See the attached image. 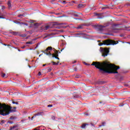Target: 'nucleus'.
Wrapping results in <instances>:
<instances>
[{"instance_id":"nucleus-1","label":"nucleus","mask_w":130,"mask_h":130,"mask_svg":"<svg viewBox=\"0 0 130 130\" xmlns=\"http://www.w3.org/2000/svg\"><path fill=\"white\" fill-rule=\"evenodd\" d=\"M91 66H94L96 69L100 70V72L107 74H118L117 70H119V66L109 63L107 61L103 62H93Z\"/></svg>"},{"instance_id":"nucleus-2","label":"nucleus","mask_w":130,"mask_h":130,"mask_svg":"<svg viewBox=\"0 0 130 130\" xmlns=\"http://www.w3.org/2000/svg\"><path fill=\"white\" fill-rule=\"evenodd\" d=\"M1 115H3V116L17 112V107L13 108L11 106L6 105V104H1Z\"/></svg>"},{"instance_id":"nucleus-3","label":"nucleus","mask_w":130,"mask_h":130,"mask_svg":"<svg viewBox=\"0 0 130 130\" xmlns=\"http://www.w3.org/2000/svg\"><path fill=\"white\" fill-rule=\"evenodd\" d=\"M118 41H114L110 39L106 40L103 41L102 43H100V46H102V45H116V44H118Z\"/></svg>"},{"instance_id":"nucleus-4","label":"nucleus","mask_w":130,"mask_h":130,"mask_svg":"<svg viewBox=\"0 0 130 130\" xmlns=\"http://www.w3.org/2000/svg\"><path fill=\"white\" fill-rule=\"evenodd\" d=\"M100 49H101V51L102 53V56L103 57H106V56H107V55H108V54H109V50H108V49H107V48H103L101 47L100 48Z\"/></svg>"},{"instance_id":"nucleus-5","label":"nucleus","mask_w":130,"mask_h":130,"mask_svg":"<svg viewBox=\"0 0 130 130\" xmlns=\"http://www.w3.org/2000/svg\"><path fill=\"white\" fill-rule=\"evenodd\" d=\"M55 25H57V24L51 23L50 24L45 25L43 29L44 30H48V29H50V28H53Z\"/></svg>"},{"instance_id":"nucleus-6","label":"nucleus","mask_w":130,"mask_h":130,"mask_svg":"<svg viewBox=\"0 0 130 130\" xmlns=\"http://www.w3.org/2000/svg\"><path fill=\"white\" fill-rule=\"evenodd\" d=\"M47 55H49L50 56H51L53 57H55V56H58V51H55L54 52V53H51L50 52H49V53L47 54Z\"/></svg>"},{"instance_id":"nucleus-7","label":"nucleus","mask_w":130,"mask_h":130,"mask_svg":"<svg viewBox=\"0 0 130 130\" xmlns=\"http://www.w3.org/2000/svg\"><path fill=\"white\" fill-rule=\"evenodd\" d=\"M48 50H52V47H48L46 50H45L44 51H42V52H43V53H44V54H46V55H47V54L49 53Z\"/></svg>"},{"instance_id":"nucleus-8","label":"nucleus","mask_w":130,"mask_h":130,"mask_svg":"<svg viewBox=\"0 0 130 130\" xmlns=\"http://www.w3.org/2000/svg\"><path fill=\"white\" fill-rule=\"evenodd\" d=\"M53 24H56L54 26H56V28L57 29H60V28H62V27H63L62 26H61V25H63V23H53Z\"/></svg>"},{"instance_id":"nucleus-9","label":"nucleus","mask_w":130,"mask_h":130,"mask_svg":"<svg viewBox=\"0 0 130 130\" xmlns=\"http://www.w3.org/2000/svg\"><path fill=\"white\" fill-rule=\"evenodd\" d=\"M42 113H43V112H39L37 114L35 115L34 116H33L31 117V120H33L34 118H35V117H36V116H40L42 115Z\"/></svg>"},{"instance_id":"nucleus-10","label":"nucleus","mask_w":130,"mask_h":130,"mask_svg":"<svg viewBox=\"0 0 130 130\" xmlns=\"http://www.w3.org/2000/svg\"><path fill=\"white\" fill-rule=\"evenodd\" d=\"M98 28L99 31H103L104 30V28H105V26H103L102 25H98Z\"/></svg>"},{"instance_id":"nucleus-11","label":"nucleus","mask_w":130,"mask_h":130,"mask_svg":"<svg viewBox=\"0 0 130 130\" xmlns=\"http://www.w3.org/2000/svg\"><path fill=\"white\" fill-rule=\"evenodd\" d=\"M1 76L2 78H4V79H7V78H8V75H6V73H1Z\"/></svg>"},{"instance_id":"nucleus-12","label":"nucleus","mask_w":130,"mask_h":130,"mask_svg":"<svg viewBox=\"0 0 130 130\" xmlns=\"http://www.w3.org/2000/svg\"><path fill=\"white\" fill-rule=\"evenodd\" d=\"M51 63H53V66H58V64L59 63V61H57V62H55L53 61H52Z\"/></svg>"},{"instance_id":"nucleus-13","label":"nucleus","mask_w":130,"mask_h":130,"mask_svg":"<svg viewBox=\"0 0 130 130\" xmlns=\"http://www.w3.org/2000/svg\"><path fill=\"white\" fill-rule=\"evenodd\" d=\"M59 3L60 4H63V5H66V4H68L67 1H59Z\"/></svg>"},{"instance_id":"nucleus-14","label":"nucleus","mask_w":130,"mask_h":130,"mask_svg":"<svg viewBox=\"0 0 130 130\" xmlns=\"http://www.w3.org/2000/svg\"><path fill=\"white\" fill-rule=\"evenodd\" d=\"M73 15L74 17H79L78 13L77 12H75L73 13Z\"/></svg>"},{"instance_id":"nucleus-15","label":"nucleus","mask_w":130,"mask_h":130,"mask_svg":"<svg viewBox=\"0 0 130 130\" xmlns=\"http://www.w3.org/2000/svg\"><path fill=\"white\" fill-rule=\"evenodd\" d=\"M7 5L8 6V9H11V1H8Z\"/></svg>"},{"instance_id":"nucleus-16","label":"nucleus","mask_w":130,"mask_h":130,"mask_svg":"<svg viewBox=\"0 0 130 130\" xmlns=\"http://www.w3.org/2000/svg\"><path fill=\"white\" fill-rule=\"evenodd\" d=\"M12 103L13 104H16V105H19V102H15L14 100H12Z\"/></svg>"},{"instance_id":"nucleus-17","label":"nucleus","mask_w":130,"mask_h":130,"mask_svg":"<svg viewBox=\"0 0 130 130\" xmlns=\"http://www.w3.org/2000/svg\"><path fill=\"white\" fill-rule=\"evenodd\" d=\"M9 119H11V120H15V119H16V117L12 116L10 117Z\"/></svg>"},{"instance_id":"nucleus-18","label":"nucleus","mask_w":130,"mask_h":130,"mask_svg":"<svg viewBox=\"0 0 130 130\" xmlns=\"http://www.w3.org/2000/svg\"><path fill=\"white\" fill-rule=\"evenodd\" d=\"M76 29L79 30V29H83V26L79 25L78 27H75Z\"/></svg>"},{"instance_id":"nucleus-19","label":"nucleus","mask_w":130,"mask_h":130,"mask_svg":"<svg viewBox=\"0 0 130 130\" xmlns=\"http://www.w3.org/2000/svg\"><path fill=\"white\" fill-rule=\"evenodd\" d=\"M85 7V5L83 4H79L78 5V8H84Z\"/></svg>"},{"instance_id":"nucleus-20","label":"nucleus","mask_w":130,"mask_h":130,"mask_svg":"<svg viewBox=\"0 0 130 130\" xmlns=\"http://www.w3.org/2000/svg\"><path fill=\"white\" fill-rule=\"evenodd\" d=\"M5 9H6V7L5 6H1V10H2V12H4V11H5Z\"/></svg>"},{"instance_id":"nucleus-21","label":"nucleus","mask_w":130,"mask_h":130,"mask_svg":"<svg viewBox=\"0 0 130 130\" xmlns=\"http://www.w3.org/2000/svg\"><path fill=\"white\" fill-rule=\"evenodd\" d=\"M86 125H87V124H83L81 126L82 128H85L86 127Z\"/></svg>"},{"instance_id":"nucleus-22","label":"nucleus","mask_w":130,"mask_h":130,"mask_svg":"<svg viewBox=\"0 0 130 130\" xmlns=\"http://www.w3.org/2000/svg\"><path fill=\"white\" fill-rule=\"evenodd\" d=\"M105 126V122H102L101 125H99L100 127H101V126Z\"/></svg>"},{"instance_id":"nucleus-23","label":"nucleus","mask_w":130,"mask_h":130,"mask_svg":"<svg viewBox=\"0 0 130 130\" xmlns=\"http://www.w3.org/2000/svg\"><path fill=\"white\" fill-rule=\"evenodd\" d=\"M108 8V5H105V7L102 8V10H105V9H107Z\"/></svg>"},{"instance_id":"nucleus-24","label":"nucleus","mask_w":130,"mask_h":130,"mask_svg":"<svg viewBox=\"0 0 130 130\" xmlns=\"http://www.w3.org/2000/svg\"><path fill=\"white\" fill-rule=\"evenodd\" d=\"M47 69L48 73H49V72H51V71L52 70V69H51V68H47Z\"/></svg>"},{"instance_id":"nucleus-25","label":"nucleus","mask_w":130,"mask_h":130,"mask_svg":"<svg viewBox=\"0 0 130 130\" xmlns=\"http://www.w3.org/2000/svg\"><path fill=\"white\" fill-rule=\"evenodd\" d=\"M26 44H29L31 45L33 44V43L32 42H27L26 43Z\"/></svg>"},{"instance_id":"nucleus-26","label":"nucleus","mask_w":130,"mask_h":130,"mask_svg":"<svg viewBox=\"0 0 130 130\" xmlns=\"http://www.w3.org/2000/svg\"><path fill=\"white\" fill-rule=\"evenodd\" d=\"M8 123H10V124H12L14 123V122H13L12 121H8Z\"/></svg>"},{"instance_id":"nucleus-27","label":"nucleus","mask_w":130,"mask_h":130,"mask_svg":"<svg viewBox=\"0 0 130 130\" xmlns=\"http://www.w3.org/2000/svg\"><path fill=\"white\" fill-rule=\"evenodd\" d=\"M51 118L53 120H55V117L54 116H51Z\"/></svg>"},{"instance_id":"nucleus-28","label":"nucleus","mask_w":130,"mask_h":130,"mask_svg":"<svg viewBox=\"0 0 130 130\" xmlns=\"http://www.w3.org/2000/svg\"><path fill=\"white\" fill-rule=\"evenodd\" d=\"M55 58H56V59H58V60H59V58L58 57V56H55L54 57Z\"/></svg>"},{"instance_id":"nucleus-29","label":"nucleus","mask_w":130,"mask_h":130,"mask_svg":"<svg viewBox=\"0 0 130 130\" xmlns=\"http://www.w3.org/2000/svg\"><path fill=\"white\" fill-rule=\"evenodd\" d=\"M13 35H17V34H18V33L15 31H13Z\"/></svg>"},{"instance_id":"nucleus-30","label":"nucleus","mask_w":130,"mask_h":130,"mask_svg":"<svg viewBox=\"0 0 130 130\" xmlns=\"http://www.w3.org/2000/svg\"><path fill=\"white\" fill-rule=\"evenodd\" d=\"M6 122L5 120H1V123H5Z\"/></svg>"},{"instance_id":"nucleus-31","label":"nucleus","mask_w":130,"mask_h":130,"mask_svg":"<svg viewBox=\"0 0 130 130\" xmlns=\"http://www.w3.org/2000/svg\"><path fill=\"white\" fill-rule=\"evenodd\" d=\"M22 24L23 25H25V26H28L27 23H22Z\"/></svg>"},{"instance_id":"nucleus-32","label":"nucleus","mask_w":130,"mask_h":130,"mask_svg":"<svg viewBox=\"0 0 130 130\" xmlns=\"http://www.w3.org/2000/svg\"><path fill=\"white\" fill-rule=\"evenodd\" d=\"M47 107H52V105H49Z\"/></svg>"},{"instance_id":"nucleus-33","label":"nucleus","mask_w":130,"mask_h":130,"mask_svg":"<svg viewBox=\"0 0 130 130\" xmlns=\"http://www.w3.org/2000/svg\"><path fill=\"white\" fill-rule=\"evenodd\" d=\"M39 76H41V72H39L38 73Z\"/></svg>"},{"instance_id":"nucleus-34","label":"nucleus","mask_w":130,"mask_h":130,"mask_svg":"<svg viewBox=\"0 0 130 130\" xmlns=\"http://www.w3.org/2000/svg\"><path fill=\"white\" fill-rule=\"evenodd\" d=\"M26 47L25 46H22L21 47V48H22L23 49H24V48H25Z\"/></svg>"},{"instance_id":"nucleus-35","label":"nucleus","mask_w":130,"mask_h":130,"mask_svg":"<svg viewBox=\"0 0 130 130\" xmlns=\"http://www.w3.org/2000/svg\"><path fill=\"white\" fill-rule=\"evenodd\" d=\"M14 128H15V126L11 127V130H14Z\"/></svg>"},{"instance_id":"nucleus-36","label":"nucleus","mask_w":130,"mask_h":130,"mask_svg":"<svg viewBox=\"0 0 130 130\" xmlns=\"http://www.w3.org/2000/svg\"><path fill=\"white\" fill-rule=\"evenodd\" d=\"M79 15H83V14H82V13H78V16H79Z\"/></svg>"},{"instance_id":"nucleus-37","label":"nucleus","mask_w":130,"mask_h":130,"mask_svg":"<svg viewBox=\"0 0 130 130\" xmlns=\"http://www.w3.org/2000/svg\"><path fill=\"white\" fill-rule=\"evenodd\" d=\"M118 26H119V25H118V24H115V27H118Z\"/></svg>"},{"instance_id":"nucleus-38","label":"nucleus","mask_w":130,"mask_h":130,"mask_svg":"<svg viewBox=\"0 0 130 130\" xmlns=\"http://www.w3.org/2000/svg\"><path fill=\"white\" fill-rule=\"evenodd\" d=\"M1 19H5V17H4L3 16H1Z\"/></svg>"},{"instance_id":"nucleus-39","label":"nucleus","mask_w":130,"mask_h":130,"mask_svg":"<svg viewBox=\"0 0 130 130\" xmlns=\"http://www.w3.org/2000/svg\"><path fill=\"white\" fill-rule=\"evenodd\" d=\"M55 51H57L56 49H55V48H53V51L54 52H55Z\"/></svg>"},{"instance_id":"nucleus-40","label":"nucleus","mask_w":130,"mask_h":130,"mask_svg":"<svg viewBox=\"0 0 130 130\" xmlns=\"http://www.w3.org/2000/svg\"><path fill=\"white\" fill-rule=\"evenodd\" d=\"M23 16V15H18V17L20 18L21 17V16Z\"/></svg>"},{"instance_id":"nucleus-41","label":"nucleus","mask_w":130,"mask_h":130,"mask_svg":"<svg viewBox=\"0 0 130 130\" xmlns=\"http://www.w3.org/2000/svg\"><path fill=\"white\" fill-rule=\"evenodd\" d=\"M77 62V61H74L73 62V63H76Z\"/></svg>"},{"instance_id":"nucleus-42","label":"nucleus","mask_w":130,"mask_h":130,"mask_svg":"<svg viewBox=\"0 0 130 130\" xmlns=\"http://www.w3.org/2000/svg\"><path fill=\"white\" fill-rule=\"evenodd\" d=\"M122 106H123V105H119V107H122Z\"/></svg>"},{"instance_id":"nucleus-43","label":"nucleus","mask_w":130,"mask_h":130,"mask_svg":"<svg viewBox=\"0 0 130 130\" xmlns=\"http://www.w3.org/2000/svg\"><path fill=\"white\" fill-rule=\"evenodd\" d=\"M34 130H40V129H37V128H35Z\"/></svg>"},{"instance_id":"nucleus-44","label":"nucleus","mask_w":130,"mask_h":130,"mask_svg":"<svg viewBox=\"0 0 130 130\" xmlns=\"http://www.w3.org/2000/svg\"><path fill=\"white\" fill-rule=\"evenodd\" d=\"M45 66H46V64H43V67H45Z\"/></svg>"},{"instance_id":"nucleus-45","label":"nucleus","mask_w":130,"mask_h":130,"mask_svg":"<svg viewBox=\"0 0 130 130\" xmlns=\"http://www.w3.org/2000/svg\"><path fill=\"white\" fill-rule=\"evenodd\" d=\"M100 84H103V81H102V82H100Z\"/></svg>"},{"instance_id":"nucleus-46","label":"nucleus","mask_w":130,"mask_h":130,"mask_svg":"<svg viewBox=\"0 0 130 130\" xmlns=\"http://www.w3.org/2000/svg\"><path fill=\"white\" fill-rule=\"evenodd\" d=\"M85 115H86L87 116H88V115H89V114H85Z\"/></svg>"},{"instance_id":"nucleus-47","label":"nucleus","mask_w":130,"mask_h":130,"mask_svg":"<svg viewBox=\"0 0 130 130\" xmlns=\"http://www.w3.org/2000/svg\"><path fill=\"white\" fill-rule=\"evenodd\" d=\"M35 26H37V23H35Z\"/></svg>"},{"instance_id":"nucleus-48","label":"nucleus","mask_w":130,"mask_h":130,"mask_svg":"<svg viewBox=\"0 0 130 130\" xmlns=\"http://www.w3.org/2000/svg\"><path fill=\"white\" fill-rule=\"evenodd\" d=\"M0 114H1V103H0Z\"/></svg>"},{"instance_id":"nucleus-49","label":"nucleus","mask_w":130,"mask_h":130,"mask_svg":"<svg viewBox=\"0 0 130 130\" xmlns=\"http://www.w3.org/2000/svg\"><path fill=\"white\" fill-rule=\"evenodd\" d=\"M102 104V102H100V104Z\"/></svg>"},{"instance_id":"nucleus-50","label":"nucleus","mask_w":130,"mask_h":130,"mask_svg":"<svg viewBox=\"0 0 130 130\" xmlns=\"http://www.w3.org/2000/svg\"><path fill=\"white\" fill-rule=\"evenodd\" d=\"M127 107H129V106H128V105H126Z\"/></svg>"},{"instance_id":"nucleus-51","label":"nucleus","mask_w":130,"mask_h":130,"mask_svg":"<svg viewBox=\"0 0 130 130\" xmlns=\"http://www.w3.org/2000/svg\"><path fill=\"white\" fill-rule=\"evenodd\" d=\"M72 3H75V1H72Z\"/></svg>"},{"instance_id":"nucleus-52","label":"nucleus","mask_w":130,"mask_h":130,"mask_svg":"<svg viewBox=\"0 0 130 130\" xmlns=\"http://www.w3.org/2000/svg\"><path fill=\"white\" fill-rule=\"evenodd\" d=\"M51 75H53V73H51Z\"/></svg>"},{"instance_id":"nucleus-53","label":"nucleus","mask_w":130,"mask_h":130,"mask_svg":"<svg viewBox=\"0 0 130 130\" xmlns=\"http://www.w3.org/2000/svg\"><path fill=\"white\" fill-rule=\"evenodd\" d=\"M70 6H72V4H69Z\"/></svg>"},{"instance_id":"nucleus-54","label":"nucleus","mask_w":130,"mask_h":130,"mask_svg":"<svg viewBox=\"0 0 130 130\" xmlns=\"http://www.w3.org/2000/svg\"><path fill=\"white\" fill-rule=\"evenodd\" d=\"M8 46H10V45H8Z\"/></svg>"},{"instance_id":"nucleus-55","label":"nucleus","mask_w":130,"mask_h":130,"mask_svg":"<svg viewBox=\"0 0 130 130\" xmlns=\"http://www.w3.org/2000/svg\"><path fill=\"white\" fill-rule=\"evenodd\" d=\"M18 51H21V50H18Z\"/></svg>"},{"instance_id":"nucleus-56","label":"nucleus","mask_w":130,"mask_h":130,"mask_svg":"<svg viewBox=\"0 0 130 130\" xmlns=\"http://www.w3.org/2000/svg\"><path fill=\"white\" fill-rule=\"evenodd\" d=\"M4 45H5V46H7V45H6V44H4Z\"/></svg>"},{"instance_id":"nucleus-57","label":"nucleus","mask_w":130,"mask_h":130,"mask_svg":"<svg viewBox=\"0 0 130 130\" xmlns=\"http://www.w3.org/2000/svg\"><path fill=\"white\" fill-rule=\"evenodd\" d=\"M64 28H67V27L64 26Z\"/></svg>"},{"instance_id":"nucleus-58","label":"nucleus","mask_w":130,"mask_h":130,"mask_svg":"<svg viewBox=\"0 0 130 130\" xmlns=\"http://www.w3.org/2000/svg\"><path fill=\"white\" fill-rule=\"evenodd\" d=\"M60 51H62V50H61Z\"/></svg>"},{"instance_id":"nucleus-59","label":"nucleus","mask_w":130,"mask_h":130,"mask_svg":"<svg viewBox=\"0 0 130 130\" xmlns=\"http://www.w3.org/2000/svg\"><path fill=\"white\" fill-rule=\"evenodd\" d=\"M58 53H60V52H58Z\"/></svg>"},{"instance_id":"nucleus-60","label":"nucleus","mask_w":130,"mask_h":130,"mask_svg":"<svg viewBox=\"0 0 130 130\" xmlns=\"http://www.w3.org/2000/svg\"><path fill=\"white\" fill-rule=\"evenodd\" d=\"M127 43H129V42H127Z\"/></svg>"},{"instance_id":"nucleus-61","label":"nucleus","mask_w":130,"mask_h":130,"mask_svg":"<svg viewBox=\"0 0 130 130\" xmlns=\"http://www.w3.org/2000/svg\"><path fill=\"white\" fill-rule=\"evenodd\" d=\"M76 78H78V77L76 76Z\"/></svg>"},{"instance_id":"nucleus-62","label":"nucleus","mask_w":130,"mask_h":130,"mask_svg":"<svg viewBox=\"0 0 130 130\" xmlns=\"http://www.w3.org/2000/svg\"><path fill=\"white\" fill-rule=\"evenodd\" d=\"M92 125H94L93 124H92Z\"/></svg>"},{"instance_id":"nucleus-63","label":"nucleus","mask_w":130,"mask_h":130,"mask_svg":"<svg viewBox=\"0 0 130 130\" xmlns=\"http://www.w3.org/2000/svg\"><path fill=\"white\" fill-rule=\"evenodd\" d=\"M0 18H1V16H0Z\"/></svg>"}]
</instances>
